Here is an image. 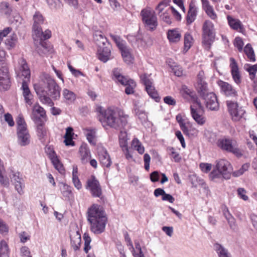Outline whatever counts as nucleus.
Instances as JSON below:
<instances>
[{"mask_svg": "<svg viewBox=\"0 0 257 257\" xmlns=\"http://www.w3.org/2000/svg\"><path fill=\"white\" fill-rule=\"evenodd\" d=\"M34 87L43 104L52 106L54 104L53 100H58L60 97V87L49 75H43L39 82L34 85Z\"/></svg>", "mask_w": 257, "mask_h": 257, "instance_id": "nucleus-1", "label": "nucleus"}, {"mask_svg": "<svg viewBox=\"0 0 257 257\" xmlns=\"http://www.w3.org/2000/svg\"><path fill=\"white\" fill-rule=\"evenodd\" d=\"M87 221L91 231L95 234H100L104 231L107 218L102 207L94 204L87 210Z\"/></svg>", "mask_w": 257, "mask_h": 257, "instance_id": "nucleus-2", "label": "nucleus"}, {"mask_svg": "<svg viewBox=\"0 0 257 257\" xmlns=\"http://www.w3.org/2000/svg\"><path fill=\"white\" fill-rule=\"evenodd\" d=\"M15 71L17 77L23 80L21 89L25 102L27 105L31 106L34 102V98L28 85L30 79V70L23 58L19 60L18 64L15 67Z\"/></svg>", "mask_w": 257, "mask_h": 257, "instance_id": "nucleus-3", "label": "nucleus"}, {"mask_svg": "<svg viewBox=\"0 0 257 257\" xmlns=\"http://www.w3.org/2000/svg\"><path fill=\"white\" fill-rule=\"evenodd\" d=\"M18 143L22 146L30 144V135L27 128V124L22 114H19L16 119Z\"/></svg>", "mask_w": 257, "mask_h": 257, "instance_id": "nucleus-4", "label": "nucleus"}, {"mask_svg": "<svg viewBox=\"0 0 257 257\" xmlns=\"http://www.w3.org/2000/svg\"><path fill=\"white\" fill-rule=\"evenodd\" d=\"M216 145L222 151L231 153L237 157L243 155V151L239 148L236 141L232 139H219L217 140Z\"/></svg>", "mask_w": 257, "mask_h": 257, "instance_id": "nucleus-5", "label": "nucleus"}, {"mask_svg": "<svg viewBox=\"0 0 257 257\" xmlns=\"http://www.w3.org/2000/svg\"><path fill=\"white\" fill-rule=\"evenodd\" d=\"M141 15L145 28L149 31H154L158 26L156 16L154 11L150 9H144L141 11Z\"/></svg>", "mask_w": 257, "mask_h": 257, "instance_id": "nucleus-6", "label": "nucleus"}, {"mask_svg": "<svg viewBox=\"0 0 257 257\" xmlns=\"http://www.w3.org/2000/svg\"><path fill=\"white\" fill-rule=\"evenodd\" d=\"M95 110L101 116L99 120L103 126L106 130L111 128L112 127V110L110 108L106 110L99 105H96Z\"/></svg>", "mask_w": 257, "mask_h": 257, "instance_id": "nucleus-7", "label": "nucleus"}, {"mask_svg": "<svg viewBox=\"0 0 257 257\" xmlns=\"http://www.w3.org/2000/svg\"><path fill=\"white\" fill-rule=\"evenodd\" d=\"M113 41L120 51L124 62L128 64L133 63L134 58L132 56L131 49L126 46V42L119 37L114 36Z\"/></svg>", "mask_w": 257, "mask_h": 257, "instance_id": "nucleus-8", "label": "nucleus"}, {"mask_svg": "<svg viewBox=\"0 0 257 257\" xmlns=\"http://www.w3.org/2000/svg\"><path fill=\"white\" fill-rule=\"evenodd\" d=\"M213 27L214 25L213 23L209 20L205 21L203 25L202 43L206 49L210 48L212 42V36Z\"/></svg>", "mask_w": 257, "mask_h": 257, "instance_id": "nucleus-9", "label": "nucleus"}, {"mask_svg": "<svg viewBox=\"0 0 257 257\" xmlns=\"http://www.w3.org/2000/svg\"><path fill=\"white\" fill-rule=\"evenodd\" d=\"M226 104L228 111L233 120L238 121L243 117L245 111L242 107L239 106L237 102L231 101H227Z\"/></svg>", "mask_w": 257, "mask_h": 257, "instance_id": "nucleus-10", "label": "nucleus"}, {"mask_svg": "<svg viewBox=\"0 0 257 257\" xmlns=\"http://www.w3.org/2000/svg\"><path fill=\"white\" fill-rule=\"evenodd\" d=\"M127 117L121 109L118 108L113 109V127L123 128L127 123Z\"/></svg>", "mask_w": 257, "mask_h": 257, "instance_id": "nucleus-11", "label": "nucleus"}, {"mask_svg": "<svg viewBox=\"0 0 257 257\" xmlns=\"http://www.w3.org/2000/svg\"><path fill=\"white\" fill-rule=\"evenodd\" d=\"M86 188L90 191L93 196L101 197L102 194L101 188L98 181L94 176H91L87 180Z\"/></svg>", "mask_w": 257, "mask_h": 257, "instance_id": "nucleus-12", "label": "nucleus"}, {"mask_svg": "<svg viewBox=\"0 0 257 257\" xmlns=\"http://www.w3.org/2000/svg\"><path fill=\"white\" fill-rule=\"evenodd\" d=\"M11 182L14 185L15 189L18 193L22 195L24 193L23 189L25 187L24 180L22 175L18 172L12 171L10 175Z\"/></svg>", "mask_w": 257, "mask_h": 257, "instance_id": "nucleus-13", "label": "nucleus"}, {"mask_svg": "<svg viewBox=\"0 0 257 257\" xmlns=\"http://www.w3.org/2000/svg\"><path fill=\"white\" fill-rule=\"evenodd\" d=\"M31 117L35 123L45 122L46 121V111L38 103L34 105Z\"/></svg>", "mask_w": 257, "mask_h": 257, "instance_id": "nucleus-14", "label": "nucleus"}, {"mask_svg": "<svg viewBox=\"0 0 257 257\" xmlns=\"http://www.w3.org/2000/svg\"><path fill=\"white\" fill-rule=\"evenodd\" d=\"M229 62V68L232 78L234 82L239 85L242 82V76L238 64L235 59L232 57L230 58Z\"/></svg>", "mask_w": 257, "mask_h": 257, "instance_id": "nucleus-15", "label": "nucleus"}, {"mask_svg": "<svg viewBox=\"0 0 257 257\" xmlns=\"http://www.w3.org/2000/svg\"><path fill=\"white\" fill-rule=\"evenodd\" d=\"M203 107L201 103L196 101L193 105H191V114L194 120L200 125H203L205 122V118L202 114H200L199 110H202Z\"/></svg>", "mask_w": 257, "mask_h": 257, "instance_id": "nucleus-16", "label": "nucleus"}, {"mask_svg": "<svg viewBox=\"0 0 257 257\" xmlns=\"http://www.w3.org/2000/svg\"><path fill=\"white\" fill-rule=\"evenodd\" d=\"M204 73L203 71L199 72L197 76V83L195 85L196 89L198 92L202 96L207 94L208 87L207 83L204 80Z\"/></svg>", "mask_w": 257, "mask_h": 257, "instance_id": "nucleus-17", "label": "nucleus"}, {"mask_svg": "<svg viewBox=\"0 0 257 257\" xmlns=\"http://www.w3.org/2000/svg\"><path fill=\"white\" fill-rule=\"evenodd\" d=\"M215 167L220 170L223 174L229 179L232 172V168L230 163L225 159H220L216 162Z\"/></svg>", "mask_w": 257, "mask_h": 257, "instance_id": "nucleus-18", "label": "nucleus"}, {"mask_svg": "<svg viewBox=\"0 0 257 257\" xmlns=\"http://www.w3.org/2000/svg\"><path fill=\"white\" fill-rule=\"evenodd\" d=\"M217 84L220 88L221 91L227 96L235 97L237 95V92L235 89L228 82L219 80Z\"/></svg>", "mask_w": 257, "mask_h": 257, "instance_id": "nucleus-19", "label": "nucleus"}, {"mask_svg": "<svg viewBox=\"0 0 257 257\" xmlns=\"http://www.w3.org/2000/svg\"><path fill=\"white\" fill-rule=\"evenodd\" d=\"M40 35L37 34V33H33V38L35 41H40V45L41 49H43L44 53H45L47 51V47L46 46V43L43 41L44 40L48 39L50 38L51 33V31L49 30H46L44 32H42V28L40 29Z\"/></svg>", "mask_w": 257, "mask_h": 257, "instance_id": "nucleus-20", "label": "nucleus"}, {"mask_svg": "<svg viewBox=\"0 0 257 257\" xmlns=\"http://www.w3.org/2000/svg\"><path fill=\"white\" fill-rule=\"evenodd\" d=\"M10 81L8 70L6 67L0 68V90H6L10 88Z\"/></svg>", "mask_w": 257, "mask_h": 257, "instance_id": "nucleus-21", "label": "nucleus"}, {"mask_svg": "<svg viewBox=\"0 0 257 257\" xmlns=\"http://www.w3.org/2000/svg\"><path fill=\"white\" fill-rule=\"evenodd\" d=\"M206 107L211 110H217L219 108V103L216 95L214 93L206 94L205 97Z\"/></svg>", "mask_w": 257, "mask_h": 257, "instance_id": "nucleus-22", "label": "nucleus"}, {"mask_svg": "<svg viewBox=\"0 0 257 257\" xmlns=\"http://www.w3.org/2000/svg\"><path fill=\"white\" fill-rule=\"evenodd\" d=\"M226 19L231 29L238 32H241L243 30V25L239 19L230 15H227Z\"/></svg>", "mask_w": 257, "mask_h": 257, "instance_id": "nucleus-23", "label": "nucleus"}, {"mask_svg": "<svg viewBox=\"0 0 257 257\" xmlns=\"http://www.w3.org/2000/svg\"><path fill=\"white\" fill-rule=\"evenodd\" d=\"M203 10L207 15L212 20L217 19V15L214 10L213 7L210 5L208 0H201Z\"/></svg>", "mask_w": 257, "mask_h": 257, "instance_id": "nucleus-24", "label": "nucleus"}, {"mask_svg": "<svg viewBox=\"0 0 257 257\" xmlns=\"http://www.w3.org/2000/svg\"><path fill=\"white\" fill-rule=\"evenodd\" d=\"M47 149L50 151L49 153V158L51 159L54 167L61 174H63L64 173V168L63 165L59 160L55 152L50 147L48 148Z\"/></svg>", "mask_w": 257, "mask_h": 257, "instance_id": "nucleus-25", "label": "nucleus"}, {"mask_svg": "<svg viewBox=\"0 0 257 257\" xmlns=\"http://www.w3.org/2000/svg\"><path fill=\"white\" fill-rule=\"evenodd\" d=\"M33 33H37V34L40 35V29H41V25L44 23V18L42 15L39 12H36L33 16Z\"/></svg>", "mask_w": 257, "mask_h": 257, "instance_id": "nucleus-26", "label": "nucleus"}, {"mask_svg": "<svg viewBox=\"0 0 257 257\" xmlns=\"http://www.w3.org/2000/svg\"><path fill=\"white\" fill-rule=\"evenodd\" d=\"M99 159L100 163L104 167L109 168L111 164V160L109 155L106 150L101 148L98 152Z\"/></svg>", "mask_w": 257, "mask_h": 257, "instance_id": "nucleus-27", "label": "nucleus"}, {"mask_svg": "<svg viewBox=\"0 0 257 257\" xmlns=\"http://www.w3.org/2000/svg\"><path fill=\"white\" fill-rule=\"evenodd\" d=\"M79 153L81 163L82 164L88 163L91 158V153L86 145H83L80 146Z\"/></svg>", "mask_w": 257, "mask_h": 257, "instance_id": "nucleus-28", "label": "nucleus"}, {"mask_svg": "<svg viewBox=\"0 0 257 257\" xmlns=\"http://www.w3.org/2000/svg\"><path fill=\"white\" fill-rule=\"evenodd\" d=\"M111 51L106 46L98 48L97 56V58L101 61L105 63L110 58Z\"/></svg>", "mask_w": 257, "mask_h": 257, "instance_id": "nucleus-29", "label": "nucleus"}, {"mask_svg": "<svg viewBox=\"0 0 257 257\" xmlns=\"http://www.w3.org/2000/svg\"><path fill=\"white\" fill-rule=\"evenodd\" d=\"M71 244L74 250L79 249L81 242V235L79 231L72 232L70 234Z\"/></svg>", "mask_w": 257, "mask_h": 257, "instance_id": "nucleus-30", "label": "nucleus"}, {"mask_svg": "<svg viewBox=\"0 0 257 257\" xmlns=\"http://www.w3.org/2000/svg\"><path fill=\"white\" fill-rule=\"evenodd\" d=\"M93 39L98 46V48L106 46L107 40L101 32L96 31L93 34Z\"/></svg>", "mask_w": 257, "mask_h": 257, "instance_id": "nucleus-31", "label": "nucleus"}, {"mask_svg": "<svg viewBox=\"0 0 257 257\" xmlns=\"http://www.w3.org/2000/svg\"><path fill=\"white\" fill-rule=\"evenodd\" d=\"M209 179L214 182H219L223 181L224 179H228L227 176L225 175L218 169L215 168L210 172L209 175Z\"/></svg>", "mask_w": 257, "mask_h": 257, "instance_id": "nucleus-32", "label": "nucleus"}, {"mask_svg": "<svg viewBox=\"0 0 257 257\" xmlns=\"http://www.w3.org/2000/svg\"><path fill=\"white\" fill-rule=\"evenodd\" d=\"M113 78L117 83H119L122 85H125L126 83L130 78L126 77L121 73V70L119 69H115L113 70Z\"/></svg>", "mask_w": 257, "mask_h": 257, "instance_id": "nucleus-33", "label": "nucleus"}, {"mask_svg": "<svg viewBox=\"0 0 257 257\" xmlns=\"http://www.w3.org/2000/svg\"><path fill=\"white\" fill-rule=\"evenodd\" d=\"M18 42V37L16 34L13 33L8 36L4 40L5 46L8 50H11L16 47Z\"/></svg>", "mask_w": 257, "mask_h": 257, "instance_id": "nucleus-34", "label": "nucleus"}, {"mask_svg": "<svg viewBox=\"0 0 257 257\" xmlns=\"http://www.w3.org/2000/svg\"><path fill=\"white\" fill-rule=\"evenodd\" d=\"M197 13L196 7L193 5H190L186 19L187 25H190L195 21Z\"/></svg>", "mask_w": 257, "mask_h": 257, "instance_id": "nucleus-35", "label": "nucleus"}, {"mask_svg": "<svg viewBox=\"0 0 257 257\" xmlns=\"http://www.w3.org/2000/svg\"><path fill=\"white\" fill-rule=\"evenodd\" d=\"M167 38L171 43H177L181 38V34L177 30H170L168 31Z\"/></svg>", "mask_w": 257, "mask_h": 257, "instance_id": "nucleus-36", "label": "nucleus"}, {"mask_svg": "<svg viewBox=\"0 0 257 257\" xmlns=\"http://www.w3.org/2000/svg\"><path fill=\"white\" fill-rule=\"evenodd\" d=\"M62 95L65 101L68 103H72L76 99L75 94L66 88L63 89Z\"/></svg>", "mask_w": 257, "mask_h": 257, "instance_id": "nucleus-37", "label": "nucleus"}, {"mask_svg": "<svg viewBox=\"0 0 257 257\" xmlns=\"http://www.w3.org/2000/svg\"><path fill=\"white\" fill-rule=\"evenodd\" d=\"M243 50L250 62H254L255 61L256 59L255 54L253 49L250 44H247L244 47Z\"/></svg>", "mask_w": 257, "mask_h": 257, "instance_id": "nucleus-38", "label": "nucleus"}, {"mask_svg": "<svg viewBox=\"0 0 257 257\" xmlns=\"http://www.w3.org/2000/svg\"><path fill=\"white\" fill-rule=\"evenodd\" d=\"M60 189L61 193L66 199H69L72 196L71 187L67 184L61 183L59 184Z\"/></svg>", "mask_w": 257, "mask_h": 257, "instance_id": "nucleus-39", "label": "nucleus"}, {"mask_svg": "<svg viewBox=\"0 0 257 257\" xmlns=\"http://www.w3.org/2000/svg\"><path fill=\"white\" fill-rule=\"evenodd\" d=\"M85 135L89 143L93 145L96 142V130L95 129H86Z\"/></svg>", "mask_w": 257, "mask_h": 257, "instance_id": "nucleus-40", "label": "nucleus"}, {"mask_svg": "<svg viewBox=\"0 0 257 257\" xmlns=\"http://www.w3.org/2000/svg\"><path fill=\"white\" fill-rule=\"evenodd\" d=\"M145 89L148 95L156 102L160 101V98L153 84L146 87Z\"/></svg>", "mask_w": 257, "mask_h": 257, "instance_id": "nucleus-41", "label": "nucleus"}, {"mask_svg": "<svg viewBox=\"0 0 257 257\" xmlns=\"http://www.w3.org/2000/svg\"><path fill=\"white\" fill-rule=\"evenodd\" d=\"M45 122L35 123L37 124V133L39 140L43 141L44 140L47 135L46 129L44 126Z\"/></svg>", "mask_w": 257, "mask_h": 257, "instance_id": "nucleus-42", "label": "nucleus"}, {"mask_svg": "<svg viewBox=\"0 0 257 257\" xmlns=\"http://www.w3.org/2000/svg\"><path fill=\"white\" fill-rule=\"evenodd\" d=\"M214 249L219 257H230L227 249L219 243H215Z\"/></svg>", "mask_w": 257, "mask_h": 257, "instance_id": "nucleus-43", "label": "nucleus"}, {"mask_svg": "<svg viewBox=\"0 0 257 257\" xmlns=\"http://www.w3.org/2000/svg\"><path fill=\"white\" fill-rule=\"evenodd\" d=\"M125 86H126L125 93L126 94H133L135 93V90L137 86V84L133 79H130Z\"/></svg>", "mask_w": 257, "mask_h": 257, "instance_id": "nucleus-44", "label": "nucleus"}, {"mask_svg": "<svg viewBox=\"0 0 257 257\" xmlns=\"http://www.w3.org/2000/svg\"><path fill=\"white\" fill-rule=\"evenodd\" d=\"M0 257H9V249L7 242L2 240L0 242Z\"/></svg>", "mask_w": 257, "mask_h": 257, "instance_id": "nucleus-45", "label": "nucleus"}, {"mask_svg": "<svg viewBox=\"0 0 257 257\" xmlns=\"http://www.w3.org/2000/svg\"><path fill=\"white\" fill-rule=\"evenodd\" d=\"M193 43V39L192 36L189 34L186 33L184 36V51L186 52L191 47Z\"/></svg>", "mask_w": 257, "mask_h": 257, "instance_id": "nucleus-46", "label": "nucleus"}, {"mask_svg": "<svg viewBox=\"0 0 257 257\" xmlns=\"http://www.w3.org/2000/svg\"><path fill=\"white\" fill-rule=\"evenodd\" d=\"M223 214L228 221L229 226L232 228H234L235 227V221L234 218L230 213L227 209L223 210Z\"/></svg>", "mask_w": 257, "mask_h": 257, "instance_id": "nucleus-47", "label": "nucleus"}, {"mask_svg": "<svg viewBox=\"0 0 257 257\" xmlns=\"http://www.w3.org/2000/svg\"><path fill=\"white\" fill-rule=\"evenodd\" d=\"M140 79L145 87L153 84V80L151 77V75L143 74L140 76Z\"/></svg>", "mask_w": 257, "mask_h": 257, "instance_id": "nucleus-48", "label": "nucleus"}, {"mask_svg": "<svg viewBox=\"0 0 257 257\" xmlns=\"http://www.w3.org/2000/svg\"><path fill=\"white\" fill-rule=\"evenodd\" d=\"M186 130L182 131L184 134L188 136L189 137L196 136L198 134V130L190 125V123L187 122V125L186 126Z\"/></svg>", "mask_w": 257, "mask_h": 257, "instance_id": "nucleus-49", "label": "nucleus"}, {"mask_svg": "<svg viewBox=\"0 0 257 257\" xmlns=\"http://www.w3.org/2000/svg\"><path fill=\"white\" fill-rule=\"evenodd\" d=\"M5 172V169L3 163L0 159V183L5 186L9 185V180L7 177H5L4 174Z\"/></svg>", "mask_w": 257, "mask_h": 257, "instance_id": "nucleus-50", "label": "nucleus"}, {"mask_svg": "<svg viewBox=\"0 0 257 257\" xmlns=\"http://www.w3.org/2000/svg\"><path fill=\"white\" fill-rule=\"evenodd\" d=\"M119 141L121 147L127 146V136L126 132L125 131L120 130L119 135Z\"/></svg>", "mask_w": 257, "mask_h": 257, "instance_id": "nucleus-51", "label": "nucleus"}, {"mask_svg": "<svg viewBox=\"0 0 257 257\" xmlns=\"http://www.w3.org/2000/svg\"><path fill=\"white\" fill-rule=\"evenodd\" d=\"M0 12L2 14L9 16L12 12L9 4L7 2H2L0 4Z\"/></svg>", "mask_w": 257, "mask_h": 257, "instance_id": "nucleus-52", "label": "nucleus"}, {"mask_svg": "<svg viewBox=\"0 0 257 257\" xmlns=\"http://www.w3.org/2000/svg\"><path fill=\"white\" fill-rule=\"evenodd\" d=\"M171 2V0H163L157 6L156 10L158 12V15L163 13V10L166 7L168 6Z\"/></svg>", "mask_w": 257, "mask_h": 257, "instance_id": "nucleus-53", "label": "nucleus"}, {"mask_svg": "<svg viewBox=\"0 0 257 257\" xmlns=\"http://www.w3.org/2000/svg\"><path fill=\"white\" fill-rule=\"evenodd\" d=\"M128 246L134 257H145L142 250L136 251L132 241L129 239Z\"/></svg>", "mask_w": 257, "mask_h": 257, "instance_id": "nucleus-54", "label": "nucleus"}, {"mask_svg": "<svg viewBox=\"0 0 257 257\" xmlns=\"http://www.w3.org/2000/svg\"><path fill=\"white\" fill-rule=\"evenodd\" d=\"M168 151H169V155L171 156L175 162H179L181 161V157L180 154L176 151L174 148L171 147L168 148Z\"/></svg>", "mask_w": 257, "mask_h": 257, "instance_id": "nucleus-55", "label": "nucleus"}, {"mask_svg": "<svg viewBox=\"0 0 257 257\" xmlns=\"http://www.w3.org/2000/svg\"><path fill=\"white\" fill-rule=\"evenodd\" d=\"M83 238L84 240V250L86 253H87L88 250L91 248L90 243L91 241V239L88 234L87 233H85L84 234Z\"/></svg>", "mask_w": 257, "mask_h": 257, "instance_id": "nucleus-56", "label": "nucleus"}, {"mask_svg": "<svg viewBox=\"0 0 257 257\" xmlns=\"http://www.w3.org/2000/svg\"><path fill=\"white\" fill-rule=\"evenodd\" d=\"M249 167V164L245 163L242 165L241 167L237 171L233 173V175L235 177H238L242 175L245 171L248 170Z\"/></svg>", "mask_w": 257, "mask_h": 257, "instance_id": "nucleus-57", "label": "nucleus"}, {"mask_svg": "<svg viewBox=\"0 0 257 257\" xmlns=\"http://www.w3.org/2000/svg\"><path fill=\"white\" fill-rule=\"evenodd\" d=\"M248 68H246V70L248 72L250 79L254 78L255 74L257 72V64L253 65H248Z\"/></svg>", "mask_w": 257, "mask_h": 257, "instance_id": "nucleus-58", "label": "nucleus"}, {"mask_svg": "<svg viewBox=\"0 0 257 257\" xmlns=\"http://www.w3.org/2000/svg\"><path fill=\"white\" fill-rule=\"evenodd\" d=\"M169 10H167L165 12L159 15L161 19L167 24H170L172 23L171 17L168 13Z\"/></svg>", "mask_w": 257, "mask_h": 257, "instance_id": "nucleus-59", "label": "nucleus"}, {"mask_svg": "<svg viewBox=\"0 0 257 257\" xmlns=\"http://www.w3.org/2000/svg\"><path fill=\"white\" fill-rule=\"evenodd\" d=\"M233 44L239 52H241L243 51L244 43L241 38L236 37L234 40Z\"/></svg>", "mask_w": 257, "mask_h": 257, "instance_id": "nucleus-60", "label": "nucleus"}, {"mask_svg": "<svg viewBox=\"0 0 257 257\" xmlns=\"http://www.w3.org/2000/svg\"><path fill=\"white\" fill-rule=\"evenodd\" d=\"M237 195L239 197L244 201L248 199V197L246 195V191L243 188H238L237 190Z\"/></svg>", "mask_w": 257, "mask_h": 257, "instance_id": "nucleus-61", "label": "nucleus"}, {"mask_svg": "<svg viewBox=\"0 0 257 257\" xmlns=\"http://www.w3.org/2000/svg\"><path fill=\"white\" fill-rule=\"evenodd\" d=\"M176 120L179 123L180 127L182 131H185L186 126L187 125V122H185L181 115L179 114L176 117Z\"/></svg>", "mask_w": 257, "mask_h": 257, "instance_id": "nucleus-62", "label": "nucleus"}, {"mask_svg": "<svg viewBox=\"0 0 257 257\" xmlns=\"http://www.w3.org/2000/svg\"><path fill=\"white\" fill-rule=\"evenodd\" d=\"M201 170L205 173H208L212 168V165L210 163H201L199 165Z\"/></svg>", "mask_w": 257, "mask_h": 257, "instance_id": "nucleus-63", "label": "nucleus"}, {"mask_svg": "<svg viewBox=\"0 0 257 257\" xmlns=\"http://www.w3.org/2000/svg\"><path fill=\"white\" fill-rule=\"evenodd\" d=\"M170 67L176 76L179 77L183 75V70L181 67L176 65H170Z\"/></svg>", "mask_w": 257, "mask_h": 257, "instance_id": "nucleus-64", "label": "nucleus"}]
</instances>
